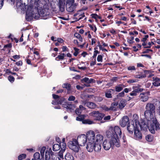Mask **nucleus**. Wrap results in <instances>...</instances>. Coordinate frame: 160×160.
Listing matches in <instances>:
<instances>
[{"label": "nucleus", "mask_w": 160, "mask_h": 160, "mask_svg": "<svg viewBox=\"0 0 160 160\" xmlns=\"http://www.w3.org/2000/svg\"><path fill=\"white\" fill-rule=\"evenodd\" d=\"M76 139L80 146H84L86 143V148L88 152H92L93 150L99 152L101 149V144L103 141V137L100 134L95 136L93 131L89 130L87 132L86 135H78Z\"/></svg>", "instance_id": "obj_1"}, {"label": "nucleus", "mask_w": 160, "mask_h": 160, "mask_svg": "<svg viewBox=\"0 0 160 160\" xmlns=\"http://www.w3.org/2000/svg\"><path fill=\"white\" fill-rule=\"evenodd\" d=\"M16 6L18 9L22 11H25L26 9V19L30 21L33 18L38 19L40 16L43 19H46L51 16L50 10L48 8L38 9L34 8L31 4L26 5L25 2L23 0H16Z\"/></svg>", "instance_id": "obj_2"}, {"label": "nucleus", "mask_w": 160, "mask_h": 160, "mask_svg": "<svg viewBox=\"0 0 160 160\" xmlns=\"http://www.w3.org/2000/svg\"><path fill=\"white\" fill-rule=\"evenodd\" d=\"M155 112L145 111L144 116L146 120L142 121L140 122V126L142 130H147L148 129L150 132L152 134L155 131L159 130L160 125L155 117Z\"/></svg>", "instance_id": "obj_3"}, {"label": "nucleus", "mask_w": 160, "mask_h": 160, "mask_svg": "<svg viewBox=\"0 0 160 160\" xmlns=\"http://www.w3.org/2000/svg\"><path fill=\"white\" fill-rule=\"evenodd\" d=\"M120 146L119 139L115 138L104 140L102 144L103 147L105 150H108L111 148H113L115 147L118 148Z\"/></svg>", "instance_id": "obj_4"}, {"label": "nucleus", "mask_w": 160, "mask_h": 160, "mask_svg": "<svg viewBox=\"0 0 160 160\" xmlns=\"http://www.w3.org/2000/svg\"><path fill=\"white\" fill-rule=\"evenodd\" d=\"M51 3V9L53 11L58 12L59 11L63 12L65 10V2L64 0H52Z\"/></svg>", "instance_id": "obj_5"}, {"label": "nucleus", "mask_w": 160, "mask_h": 160, "mask_svg": "<svg viewBox=\"0 0 160 160\" xmlns=\"http://www.w3.org/2000/svg\"><path fill=\"white\" fill-rule=\"evenodd\" d=\"M133 121H132L128 124L127 128L128 132L131 134H132L133 130L135 131V129L139 128V127L142 129L140 126V123L138 120V116L137 114H135L133 115Z\"/></svg>", "instance_id": "obj_6"}, {"label": "nucleus", "mask_w": 160, "mask_h": 160, "mask_svg": "<svg viewBox=\"0 0 160 160\" xmlns=\"http://www.w3.org/2000/svg\"><path fill=\"white\" fill-rule=\"evenodd\" d=\"M112 133L113 136H112V138H117L119 139L118 136H120L122 132L120 128L118 126H116L114 128L111 127L110 128L108 133Z\"/></svg>", "instance_id": "obj_7"}, {"label": "nucleus", "mask_w": 160, "mask_h": 160, "mask_svg": "<svg viewBox=\"0 0 160 160\" xmlns=\"http://www.w3.org/2000/svg\"><path fill=\"white\" fill-rule=\"evenodd\" d=\"M76 139L73 138L69 141L68 144V147L73 151L78 152L80 148V146Z\"/></svg>", "instance_id": "obj_8"}, {"label": "nucleus", "mask_w": 160, "mask_h": 160, "mask_svg": "<svg viewBox=\"0 0 160 160\" xmlns=\"http://www.w3.org/2000/svg\"><path fill=\"white\" fill-rule=\"evenodd\" d=\"M77 5V4L74 2V0H67L66 7L67 10L68 12H72L76 8Z\"/></svg>", "instance_id": "obj_9"}, {"label": "nucleus", "mask_w": 160, "mask_h": 160, "mask_svg": "<svg viewBox=\"0 0 160 160\" xmlns=\"http://www.w3.org/2000/svg\"><path fill=\"white\" fill-rule=\"evenodd\" d=\"M90 116L95 118V120L99 121L102 119L104 114L98 111H94L89 114Z\"/></svg>", "instance_id": "obj_10"}, {"label": "nucleus", "mask_w": 160, "mask_h": 160, "mask_svg": "<svg viewBox=\"0 0 160 160\" xmlns=\"http://www.w3.org/2000/svg\"><path fill=\"white\" fill-rule=\"evenodd\" d=\"M84 17V12L83 10H81L78 11L76 13L74 14L73 19L75 21H77L81 19Z\"/></svg>", "instance_id": "obj_11"}, {"label": "nucleus", "mask_w": 160, "mask_h": 160, "mask_svg": "<svg viewBox=\"0 0 160 160\" xmlns=\"http://www.w3.org/2000/svg\"><path fill=\"white\" fill-rule=\"evenodd\" d=\"M52 97L55 101H53L52 103L53 105H56L57 104H62V102L64 101V99L63 98H62L60 99L59 98V96L58 95L54 94H52Z\"/></svg>", "instance_id": "obj_12"}, {"label": "nucleus", "mask_w": 160, "mask_h": 160, "mask_svg": "<svg viewBox=\"0 0 160 160\" xmlns=\"http://www.w3.org/2000/svg\"><path fill=\"white\" fill-rule=\"evenodd\" d=\"M150 95V92H148L142 93L139 95L140 99L143 102H146L148 100Z\"/></svg>", "instance_id": "obj_13"}, {"label": "nucleus", "mask_w": 160, "mask_h": 160, "mask_svg": "<svg viewBox=\"0 0 160 160\" xmlns=\"http://www.w3.org/2000/svg\"><path fill=\"white\" fill-rule=\"evenodd\" d=\"M145 111L155 112V108L153 103L150 102L147 103L145 107Z\"/></svg>", "instance_id": "obj_14"}, {"label": "nucleus", "mask_w": 160, "mask_h": 160, "mask_svg": "<svg viewBox=\"0 0 160 160\" xmlns=\"http://www.w3.org/2000/svg\"><path fill=\"white\" fill-rule=\"evenodd\" d=\"M46 160H59V158H57L54 155H50L49 152L47 150L46 151L45 156Z\"/></svg>", "instance_id": "obj_15"}, {"label": "nucleus", "mask_w": 160, "mask_h": 160, "mask_svg": "<svg viewBox=\"0 0 160 160\" xmlns=\"http://www.w3.org/2000/svg\"><path fill=\"white\" fill-rule=\"evenodd\" d=\"M129 119L128 117L125 116L123 117L121 120L120 121V124L122 127H125L127 123L129 122Z\"/></svg>", "instance_id": "obj_16"}, {"label": "nucleus", "mask_w": 160, "mask_h": 160, "mask_svg": "<svg viewBox=\"0 0 160 160\" xmlns=\"http://www.w3.org/2000/svg\"><path fill=\"white\" fill-rule=\"evenodd\" d=\"M134 138L136 140H140L142 138V134L140 131L139 128L136 129L134 132Z\"/></svg>", "instance_id": "obj_17"}, {"label": "nucleus", "mask_w": 160, "mask_h": 160, "mask_svg": "<svg viewBox=\"0 0 160 160\" xmlns=\"http://www.w3.org/2000/svg\"><path fill=\"white\" fill-rule=\"evenodd\" d=\"M65 103V104H62V106L68 109L69 110L70 112H72V111L75 108L74 105L71 104H67V103Z\"/></svg>", "instance_id": "obj_18"}, {"label": "nucleus", "mask_w": 160, "mask_h": 160, "mask_svg": "<svg viewBox=\"0 0 160 160\" xmlns=\"http://www.w3.org/2000/svg\"><path fill=\"white\" fill-rule=\"evenodd\" d=\"M153 85L156 87L160 86V78L158 77L153 78Z\"/></svg>", "instance_id": "obj_19"}, {"label": "nucleus", "mask_w": 160, "mask_h": 160, "mask_svg": "<svg viewBox=\"0 0 160 160\" xmlns=\"http://www.w3.org/2000/svg\"><path fill=\"white\" fill-rule=\"evenodd\" d=\"M127 102L125 100L122 99L119 102L118 104V107L120 109H122L124 108L126 105Z\"/></svg>", "instance_id": "obj_20"}, {"label": "nucleus", "mask_w": 160, "mask_h": 160, "mask_svg": "<svg viewBox=\"0 0 160 160\" xmlns=\"http://www.w3.org/2000/svg\"><path fill=\"white\" fill-rule=\"evenodd\" d=\"M64 152L62 150L60 151L59 153L57 154H51V155H54V156H56V157L58 158H59V160H61V159H63V153Z\"/></svg>", "instance_id": "obj_21"}, {"label": "nucleus", "mask_w": 160, "mask_h": 160, "mask_svg": "<svg viewBox=\"0 0 160 160\" xmlns=\"http://www.w3.org/2000/svg\"><path fill=\"white\" fill-rule=\"evenodd\" d=\"M65 159L66 160H74V158L73 156L69 153H67L65 156Z\"/></svg>", "instance_id": "obj_22"}, {"label": "nucleus", "mask_w": 160, "mask_h": 160, "mask_svg": "<svg viewBox=\"0 0 160 160\" xmlns=\"http://www.w3.org/2000/svg\"><path fill=\"white\" fill-rule=\"evenodd\" d=\"M118 105V102H114L111 104L110 107V109L111 110L115 111L116 110L117 107Z\"/></svg>", "instance_id": "obj_23"}, {"label": "nucleus", "mask_w": 160, "mask_h": 160, "mask_svg": "<svg viewBox=\"0 0 160 160\" xmlns=\"http://www.w3.org/2000/svg\"><path fill=\"white\" fill-rule=\"evenodd\" d=\"M86 105L89 108H95L96 107V105L94 103L88 102L86 103Z\"/></svg>", "instance_id": "obj_24"}, {"label": "nucleus", "mask_w": 160, "mask_h": 160, "mask_svg": "<svg viewBox=\"0 0 160 160\" xmlns=\"http://www.w3.org/2000/svg\"><path fill=\"white\" fill-rule=\"evenodd\" d=\"M124 87V85L122 84H119L115 87V90L116 92H120L122 90Z\"/></svg>", "instance_id": "obj_25"}, {"label": "nucleus", "mask_w": 160, "mask_h": 160, "mask_svg": "<svg viewBox=\"0 0 160 160\" xmlns=\"http://www.w3.org/2000/svg\"><path fill=\"white\" fill-rule=\"evenodd\" d=\"M132 88L133 89L134 91L137 94V93L141 92L143 90V89L138 88V87H137L133 86Z\"/></svg>", "instance_id": "obj_26"}, {"label": "nucleus", "mask_w": 160, "mask_h": 160, "mask_svg": "<svg viewBox=\"0 0 160 160\" xmlns=\"http://www.w3.org/2000/svg\"><path fill=\"white\" fill-rule=\"evenodd\" d=\"M82 123L83 124H94L95 122L94 121L91 120L89 119H85L82 121Z\"/></svg>", "instance_id": "obj_27"}, {"label": "nucleus", "mask_w": 160, "mask_h": 160, "mask_svg": "<svg viewBox=\"0 0 160 160\" xmlns=\"http://www.w3.org/2000/svg\"><path fill=\"white\" fill-rule=\"evenodd\" d=\"M34 158L32 160H40V154L39 152H36L34 155Z\"/></svg>", "instance_id": "obj_28"}, {"label": "nucleus", "mask_w": 160, "mask_h": 160, "mask_svg": "<svg viewBox=\"0 0 160 160\" xmlns=\"http://www.w3.org/2000/svg\"><path fill=\"white\" fill-rule=\"evenodd\" d=\"M146 140L149 142H152L153 139V136L151 135H148L145 137Z\"/></svg>", "instance_id": "obj_29"}, {"label": "nucleus", "mask_w": 160, "mask_h": 160, "mask_svg": "<svg viewBox=\"0 0 160 160\" xmlns=\"http://www.w3.org/2000/svg\"><path fill=\"white\" fill-rule=\"evenodd\" d=\"M60 148L59 144H55L53 145L52 150L55 151H57L59 150Z\"/></svg>", "instance_id": "obj_30"}, {"label": "nucleus", "mask_w": 160, "mask_h": 160, "mask_svg": "<svg viewBox=\"0 0 160 160\" xmlns=\"http://www.w3.org/2000/svg\"><path fill=\"white\" fill-rule=\"evenodd\" d=\"M65 56V54L64 53H62L60 55H58L56 58V60L58 61L59 60H62L64 59Z\"/></svg>", "instance_id": "obj_31"}, {"label": "nucleus", "mask_w": 160, "mask_h": 160, "mask_svg": "<svg viewBox=\"0 0 160 160\" xmlns=\"http://www.w3.org/2000/svg\"><path fill=\"white\" fill-rule=\"evenodd\" d=\"M114 91V90L112 89H110L109 90L108 92H107L106 93L105 95L106 97H107L108 98H111L112 95L110 93Z\"/></svg>", "instance_id": "obj_32"}, {"label": "nucleus", "mask_w": 160, "mask_h": 160, "mask_svg": "<svg viewBox=\"0 0 160 160\" xmlns=\"http://www.w3.org/2000/svg\"><path fill=\"white\" fill-rule=\"evenodd\" d=\"M61 146V149L64 152L66 149V144L65 142H61L60 143Z\"/></svg>", "instance_id": "obj_33"}, {"label": "nucleus", "mask_w": 160, "mask_h": 160, "mask_svg": "<svg viewBox=\"0 0 160 160\" xmlns=\"http://www.w3.org/2000/svg\"><path fill=\"white\" fill-rule=\"evenodd\" d=\"M62 87L63 88H66L68 91H69L70 89V84L68 83H64L62 85Z\"/></svg>", "instance_id": "obj_34"}, {"label": "nucleus", "mask_w": 160, "mask_h": 160, "mask_svg": "<svg viewBox=\"0 0 160 160\" xmlns=\"http://www.w3.org/2000/svg\"><path fill=\"white\" fill-rule=\"evenodd\" d=\"M84 118V115H82L81 116H79L78 117H77L76 119L77 121H82H82L84 120L83 119Z\"/></svg>", "instance_id": "obj_35"}, {"label": "nucleus", "mask_w": 160, "mask_h": 160, "mask_svg": "<svg viewBox=\"0 0 160 160\" xmlns=\"http://www.w3.org/2000/svg\"><path fill=\"white\" fill-rule=\"evenodd\" d=\"M46 150V147H43L41 148L40 151V153L42 157H43L44 153Z\"/></svg>", "instance_id": "obj_36"}, {"label": "nucleus", "mask_w": 160, "mask_h": 160, "mask_svg": "<svg viewBox=\"0 0 160 160\" xmlns=\"http://www.w3.org/2000/svg\"><path fill=\"white\" fill-rule=\"evenodd\" d=\"M26 155L25 154H22L19 155L18 157V159L19 160H22L26 158Z\"/></svg>", "instance_id": "obj_37"}, {"label": "nucleus", "mask_w": 160, "mask_h": 160, "mask_svg": "<svg viewBox=\"0 0 160 160\" xmlns=\"http://www.w3.org/2000/svg\"><path fill=\"white\" fill-rule=\"evenodd\" d=\"M97 60L98 62H102V56L101 55H98L97 58Z\"/></svg>", "instance_id": "obj_38"}, {"label": "nucleus", "mask_w": 160, "mask_h": 160, "mask_svg": "<svg viewBox=\"0 0 160 160\" xmlns=\"http://www.w3.org/2000/svg\"><path fill=\"white\" fill-rule=\"evenodd\" d=\"M74 50L75 51V52L73 53V55L74 56H77L78 54L79 53V49L76 48H74Z\"/></svg>", "instance_id": "obj_39"}, {"label": "nucleus", "mask_w": 160, "mask_h": 160, "mask_svg": "<svg viewBox=\"0 0 160 160\" xmlns=\"http://www.w3.org/2000/svg\"><path fill=\"white\" fill-rule=\"evenodd\" d=\"M89 27L94 32H96L97 30V28L95 26L89 25Z\"/></svg>", "instance_id": "obj_40"}, {"label": "nucleus", "mask_w": 160, "mask_h": 160, "mask_svg": "<svg viewBox=\"0 0 160 160\" xmlns=\"http://www.w3.org/2000/svg\"><path fill=\"white\" fill-rule=\"evenodd\" d=\"M128 69L129 71L135 70V68L133 66H130L128 67Z\"/></svg>", "instance_id": "obj_41"}, {"label": "nucleus", "mask_w": 160, "mask_h": 160, "mask_svg": "<svg viewBox=\"0 0 160 160\" xmlns=\"http://www.w3.org/2000/svg\"><path fill=\"white\" fill-rule=\"evenodd\" d=\"M8 80L10 82H12L14 81V78L13 76H10L8 77Z\"/></svg>", "instance_id": "obj_42"}, {"label": "nucleus", "mask_w": 160, "mask_h": 160, "mask_svg": "<svg viewBox=\"0 0 160 160\" xmlns=\"http://www.w3.org/2000/svg\"><path fill=\"white\" fill-rule=\"evenodd\" d=\"M125 93L124 91H122L119 93L117 95L118 97H123L124 96Z\"/></svg>", "instance_id": "obj_43"}, {"label": "nucleus", "mask_w": 160, "mask_h": 160, "mask_svg": "<svg viewBox=\"0 0 160 160\" xmlns=\"http://www.w3.org/2000/svg\"><path fill=\"white\" fill-rule=\"evenodd\" d=\"M138 81L137 79H130L128 80L127 82L128 83H132L137 82Z\"/></svg>", "instance_id": "obj_44"}, {"label": "nucleus", "mask_w": 160, "mask_h": 160, "mask_svg": "<svg viewBox=\"0 0 160 160\" xmlns=\"http://www.w3.org/2000/svg\"><path fill=\"white\" fill-rule=\"evenodd\" d=\"M102 109L105 111H108L109 110H110L111 109H110V108H108L106 106H103L102 107Z\"/></svg>", "instance_id": "obj_45"}, {"label": "nucleus", "mask_w": 160, "mask_h": 160, "mask_svg": "<svg viewBox=\"0 0 160 160\" xmlns=\"http://www.w3.org/2000/svg\"><path fill=\"white\" fill-rule=\"evenodd\" d=\"M99 52H98V50H95L94 51V53H93V55L92 56V57L93 58H94L95 59L96 58V57L97 55V54H98L99 53Z\"/></svg>", "instance_id": "obj_46"}, {"label": "nucleus", "mask_w": 160, "mask_h": 160, "mask_svg": "<svg viewBox=\"0 0 160 160\" xmlns=\"http://www.w3.org/2000/svg\"><path fill=\"white\" fill-rule=\"evenodd\" d=\"M148 38V35H146L144 37L142 38L141 41L142 42H145L147 39Z\"/></svg>", "instance_id": "obj_47"}, {"label": "nucleus", "mask_w": 160, "mask_h": 160, "mask_svg": "<svg viewBox=\"0 0 160 160\" xmlns=\"http://www.w3.org/2000/svg\"><path fill=\"white\" fill-rule=\"evenodd\" d=\"M82 81L85 82L89 83L90 82L89 78H85L82 79Z\"/></svg>", "instance_id": "obj_48"}, {"label": "nucleus", "mask_w": 160, "mask_h": 160, "mask_svg": "<svg viewBox=\"0 0 160 160\" xmlns=\"http://www.w3.org/2000/svg\"><path fill=\"white\" fill-rule=\"evenodd\" d=\"M132 91V89L131 88H125L124 90V92H125L126 93H128L129 92L131 91Z\"/></svg>", "instance_id": "obj_49"}, {"label": "nucleus", "mask_w": 160, "mask_h": 160, "mask_svg": "<svg viewBox=\"0 0 160 160\" xmlns=\"http://www.w3.org/2000/svg\"><path fill=\"white\" fill-rule=\"evenodd\" d=\"M75 99V97L73 96H70L68 98V100L69 101H74Z\"/></svg>", "instance_id": "obj_50"}, {"label": "nucleus", "mask_w": 160, "mask_h": 160, "mask_svg": "<svg viewBox=\"0 0 160 160\" xmlns=\"http://www.w3.org/2000/svg\"><path fill=\"white\" fill-rule=\"evenodd\" d=\"M96 64V59H95L94 60H92L91 61L90 63V66H93Z\"/></svg>", "instance_id": "obj_51"}, {"label": "nucleus", "mask_w": 160, "mask_h": 160, "mask_svg": "<svg viewBox=\"0 0 160 160\" xmlns=\"http://www.w3.org/2000/svg\"><path fill=\"white\" fill-rule=\"evenodd\" d=\"M133 39H134V37H131V38L130 39H129L128 40V42L130 44H132L133 42L132 41L133 40Z\"/></svg>", "instance_id": "obj_52"}, {"label": "nucleus", "mask_w": 160, "mask_h": 160, "mask_svg": "<svg viewBox=\"0 0 160 160\" xmlns=\"http://www.w3.org/2000/svg\"><path fill=\"white\" fill-rule=\"evenodd\" d=\"M16 64L18 66H21L22 64V62L21 61H19L16 62Z\"/></svg>", "instance_id": "obj_53"}, {"label": "nucleus", "mask_w": 160, "mask_h": 160, "mask_svg": "<svg viewBox=\"0 0 160 160\" xmlns=\"http://www.w3.org/2000/svg\"><path fill=\"white\" fill-rule=\"evenodd\" d=\"M57 41L58 42L62 43L64 42V40L61 38H57Z\"/></svg>", "instance_id": "obj_54"}, {"label": "nucleus", "mask_w": 160, "mask_h": 160, "mask_svg": "<svg viewBox=\"0 0 160 160\" xmlns=\"http://www.w3.org/2000/svg\"><path fill=\"white\" fill-rule=\"evenodd\" d=\"M39 0H35L34 2V5H36V6H35V8H37L36 7H38V5L39 4L38 2H39ZM37 8H38V7Z\"/></svg>", "instance_id": "obj_55"}, {"label": "nucleus", "mask_w": 160, "mask_h": 160, "mask_svg": "<svg viewBox=\"0 0 160 160\" xmlns=\"http://www.w3.org/2000/svg\"><path fill=\"white\" fill-rule=\"evenodd\" d=\"M62 51L63 52H64L65 51H68V49L66 46H63L62 47Z\"/></svg>", "instance_id": "obj_56"}, {"label": "nucleus", "mask_w": 160, "mask_h": 160, "mask_svg": "<svg viewBox=\"0 0 160 160\" xmlns=\"http://www.w3.org/2000/svg\"><path fill=\"white\" fill-rule=\"evenodd\" d=\"M81 112L79 108L77 109L76 110V113L78 115H80L81 113Z\"/></svg>", "instance_id": "obj_57"}, {"label": "nucleus", "mask_w": 160, "mask_h": 160, "mask_svg": "<svg viewBox=\"0 0 160 160\" xmlns=\"http://www.w3.org/2000/svg\"><path fill=\"white\" fill-rule=\"evenodd\" d=\"M74 36L76 38H78L81 36V35L78 33H75L74 34Z\"/></svg>", "instance_id": "obj_58"}, {"label": "nucleus", "mask_w": 160, "mask_h": 160, "mask_svg": "<svg viewBox=\"0 0 160 160\" xmlns=\"http://www.w3.org/2000/svg\"><path fill=\"white\" fill-rule=\"evenodd\" d=\"M85 35H87L88 37V38H91L92 36L90 34L89 32H87L85 33Z\"/></svg>", "instance_id": "obj_59"}, {"label": "nucleus", "mask_w": 160, "mask_h": 160, "mask_svg": "<svg viewBox=\"0 0 160 160\" xmlns=\"http://www.w3.org/2000/svg\"><path fill=\"white\" fill-rule=\"evenodd\" d=\"M111 117L110 116L108 115L105 117L104 118V120H108L110 119Z\"/></svg>", "instance_id": "obj_60"}, {"label": "nucleus", "mask_w": 160, "mask_h": 160, "mask_svg": "<svg viewBox=\"0 0 160 160\" xmlns=\"http://www.w3.org/2000/svg\"><path fill=\"white\" fill-rule=\"evenodd\" d=\"M130 95L131 96H136L137 95V94L133 90L130 93Z\"/></svg>", "instance_id": "obj_61"}, {"label": "nucleus", "mask_w": 160, "mask_h": 160, "mask_svg": "<svg viewBox=\"0 0 160 160\" xmlns=\"http://www.w3.org/2000/svg\"><path fill=\"white\" fill-rule=\"evenodd\" d=\"M96 39L95 38H92V42H91V45H93V44L95 43H96Z\"/></svg>", "instance_id": "obj_62"}, {"label": "nucleus", "mask_w": 160, "mask_h": 160, "mask_svg": "<svg viewBox=\"0 0 160 160\" xmlns=\"http://www.w3.org/2000/svg\"><path fill=\"white\" fill-rule=\"evenodd\" d=\"M110 32L113 34H115L116 33V31L113 29L110 30Z\"/></svg>", "instance_id": "obj_63"}, {"label": "nucleus", "mask_w": 160, "mask_h": 160, "mask_svg": "<svg viewBox=\"0 0 160 160\" xmlns=\"http://www.w3.org/2000/svg\"><path fill=\"white\" fill-rule=\"evenodd\" d=\"M12 57L14 59H18L20 58L19 55H15L13 56Z\"/></svg>", "instance_id": "obj_64"}]
</instances>
